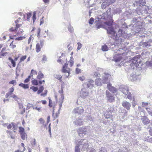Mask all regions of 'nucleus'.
Here are the masks:
<instances>
[{"label":"nucleus","mask_w":152,"mask_h":152,"mask_svg":"<svg viewBox=\"0 0 152 152\" xmlns=\"http://www.w3.org/2000/svg\"><path fill=\"white\" fill-rule=\"evenodd\" d=\"M113 19H111L110 21H106L104 23L106 25L110 26L108 28H105L107 31V34H111L110 37L114 40H116L117 35L115 31H114L113 28L112 27L113 23Z\"/></svg>","instance_id":"1"},{"label":"nucleus","mask_w":152,"mask_h":152,"mask_svg":"<svg viewBox=\"0 0 152 152\" xmlns=\"http://www.w3.org/2000/svg\"><path fill=\"white\" fill-rule=\"evenodd\" d=\"M25 19H21L20 18H19L18 19L15 21V26L12 27L10 28L9 31L11 32H16L18 31V29L22 26L23 23V21Z\"/></svg>","instance_id":"2"},{"label":"nucleus","mask_w":152,"mask_h":152,"mask_svg":"<svg viewBox=\"0 0 152 152\" xmlns=\"http://www.w3.org/2000/svg\"><path fill=\"white\" fill-rule=\"evenodd\" d=\"M115 110L113 106H110L108 108V109L106 110L104 114V115L106 119L110 118L113 117L112 113H114Z\"/></svg>","instance_id":"3"},{"label":"nucleus","mask_w":152,"mask_h":152,"mask_svg":"<svg viewBox=\"0 0 152 152\" xmlns=\"http://www.w3.org/2000/svg\"><path fill=\"white\" fill-rule=\"evenodd\" d=\"M68 64L65 63L63 66L62 70V72L64 73H67V75H64L65 78L68 77L70 74V69L68 67Z\"/></svg>","instance_id":"4"},{"label":"nucleus","mask_w":152,"mask_h":152,"mask_svg":"<svg viewBox=\"0 0 152 152\" xmlns=\"http://www.w3.org/2000/svg\"><path fill=\"white\" fill-rule=\"evenodd\" d=\"M5 125H6L7 129H10L12 128L14 132H16L18 127L15 123L14 122H11L9 124L6 123Z\"/></svg>","instance_id":"5"},{"label":"nucleus","mask_w":152,"mask_h":152,"mask_svg":"<svg viewBox=\"0 0 152 152\" xmlns=\"http://www.w3.org/2000/svg\"><path fill=\"white\" fill-rule=\"evenodd\" d=\"M107 100L110 102L111 103L115 100V97L111 94L109 91L106 90V92Z\"/></svg>","instance_id":"6"},{"label":"nucleus","mask_w":152,"mask_h":152,"mask_svg":"<svg viewBox=\"0 0 152 152\" xmlns=\"http://www.w3.org/2000/svg\"><path fill=\"white\" fill-rule=\"evenodd\" d=\"M84 111V110L82 107H76L73 110V113L75 114L80 115Z\"/></svg>","instance_id":"7"},{"label":"nucleus","mask_w":152,"mask_h":152,"mask_svg":"<svg viewBox=\"0 0 152 152\" xmlns=\"http://www.w3.org/2000/svg\"><path fill=\"white\" fill-rule=\"evenodd\" d=\"M142 61L140 58H138V57H135L133 58L132 63L136 66H139V64L141 63Z\"/></svg>","instance_id":"8"},{"label":"nucleus","mask_w":152,"mask_h":152,"mask_svg":"<svg viewBox=\"0 0 152 152\" xmlns=\"http://www.w3.org/2000/svg\"><path fill=\"white\" fill-rule=\"evenodd\" d=\"M40 102V101H38L33 106V109L37 110L39 112L41 111L42 110V107L39 105Z\"/></svg>","instance_id":"9"},{"label":"nucleus","mask_w":152,"mask_h":152,"mask_svg":"<svg viewBox=\"0 0 152 152\" xmlns=\"http://www.w3.org/2000/svg\"><path fill=\"white\" fill-rule=\"evenodd\" d=\"M44 40H41L39 43H37L36 46V51L37 53H38L41 50V48H42L44 44Z\"/></svg>","instance_id":"10"},{"label":"nucleus","mask_w":152,"mask_h":152,"mask_svg":"<svg viewBox=\"0 0 152 152\" xmlns=\"http://www.w3.org/2000/svg\"><path fill=\"white\" fill-rule=\"evenodd\" d=\"M59 92L60 93H61L60 94L61 97L59 100V110H60L61 108L62 104L63 102L64 99V96L63 94V90L62 89L61 91H59Z\"/></svg>","instance_id":"11"},{"label":"nucleus","mask_w":152,"mask_h":152,"mask_svg":"<svg viewBox=\"0 0 152 152\" xmlns=\"http://www.w3.org/2000/svg\"><path fill=\"white\" fill-rule=\"evenodd\" d=\"M87 131V128L86 127H82L79 128L77 131V132L78 134L80 136V134H86Z\"/></svg>","instance_id":"12"},{"label":"nucleus","mask_w":152,"mask_h":152,"mask_svg":"<svg viewBox=\"0 0 152 152\" xmlns=\"http://www.w3.org/2000/svg\"><path fill=\"white\" fill-rule=\"evenodd\" d=\"M107 87L108 89L113 93H115L118 91L117 89L112 86L111 84L110 83L107 84Z\"/></svg>","instance_id":"13"},{"label":"nucleus","mask_w":152,"mask_h":152,"mask_svg":"<svg viewBox=\"0 0 152 152\" xmlns=\"http://www.w3.org/2000/svg\"><path fill=\"white\" fill-rule=\"evenodd\" d=\"M122 105L124 107L126 108L127 110H129L130 109L131 105L129 102L125 101H123L122 104Z\"/></svg>","instance_id":"14"},{"label":"nucleus","mask_w":152,"mask_h":152,"mask_svg":"<svg viewBox=\"0 0 152 152\" xmlns=\"http://www.w3.org/2000/svg\"><path fill=\"white\" fill-rule=\"evenodd\" d=\"M136 3L137 6L142 7L143 6L146 4L145 0H139L136 1Z\"/></svg>","instance_id":"15"},{"label":"nucleus","mask_w":152,"mask_h":152,"mask_svg":"<svg viewBox=\"0 0 152 152\" xmlns=\"http://www.w3.org/2000/svg\"><path fill=\"white\" fill-rule=\"evenodd\" d=\"M6 132L8 134H9L10 137L12 139H14L15 136V132H14L11 130H7L6 131Z\"/></svg>","instance_id":"16"},{"label":"nucleus","mask_w":152,"mask_h":152,"mask_svg":"<svg viewBox=\"0 0 152 152\" xmlns=\"http://www.w3.org/2000/svg\"><path fill=\"white\" fill-rule=\"evenodd\" d=\"M24 144L23 143H22L21 144V146H19V149L15 151V152H23L26 150V148L24 146Z\"/></svg>","instance_id":"17"},{"label":"nucleus","mask_w":152,"mask_h":152,"mask_svg":"<svg viewBox=\"0 0 152 152\" xmlns=\"http://www.w3.org/2000/svg\"><path fill=\"white\" fill-rule=\"evenodd\" d=\"M38 73L37 71L32 69L31 70L30 75H29V77H31L32 79L34 78V77L37 75Z\"/></svg>","instance_id":"18"},{"label":"nucleus","mask_w":152,"mask_h":152,"mask_svg":"<svg viewBox=\"0 0 152 152\" xmlns=\"http://www.w3.org/2000/svg\"><path fill=\"white\" fill-rule=\"evenodd\" d=\"M142 120L143 124L147 125L150 123V120L145 116H144L142 118Z\"/></svg>","instance_id":"19"},{"label":"nucleus","mask_w":152,"mask_h":152,"mask_svg":"<svg viewBox=\"0 0 152 152\" xmlns=\"http://www.w3.org/2000/svg\"><path fill=\"white\" fill-rule=\"evenodd\" d=\"M23 32V31L22 29H19V30L16 32L17 33L16 35L14 36H11L10 37V38L11 39H14V36H16L19 35L21 34Z\"/></svg>","instance_id":"20"},{"label":"nucleus","mask_w":152,"mask_h":152,"mask_svg":"<svg viewBox=\"0 0 152 152\" xmlns=\"http://www.w3.org/2000/svg\"><path fill=\"white\" fill-rule=\"evenodd\" d=\"M14 91V88L13 87L10 88L9 89V91L7 93L6 95V97L8 98L10 96H11L12 94V93Z\"/></svg>","instance_id":"21"},{"label":"nucleus","mask_w":152,"mask_h":152,"mask_svg":"<svg viewBox=\"0 0 152 152\" xmlns=\"http://www.w3.org/2000/svg\"><path fill=\"white\" fill-rule=\"evenodd\" d=\"M49 103L48 106L50 107H53V112L54 111V107L55 105L54 104V103L53 102L52 100L49 97Z\"/></svg>","instance_id":"22"},{"label":"nucleus","mask_w":152,"mask_h":152,"mask_svg":"<svg viewBox=\"0 0 152 152\" xmlns=\"http://www.w3.org/2000/svg\"><path fill=\"white\" fill-rule=\"evenodd\" d=\"M75 123L77 126H81L83 124V122L81 119L78 118L75 121Z\"/></svg>","instance_id":"23"},{"label":"nucleus","mask_w":152,"mask_h":152,"mask_svg":"<svg viewBox=\"0 0 152 152\" xmlns=\"http://www.w3.org/2000/svg\"><path fill=\"white\" fill-rule=\"evenodd\" d=\"M44 75L42 72L41 71H39L37 77V79L40 80L44 78Z\"/></svg>","instance_id":"24"},{"label":"nucleus","mask_w":152,"mask_h":152,"mask_svg":"<svg viewBox=\"0 0 152 152\" xmlns=\"http://www.w3.org/2000/svg\"><path fill=\"white\" fill-rule=\"evenodd\" d=\"M94 83V81L92 80H90L87 84L88 87L89 88H91L93 87Z\"/></svg>","instance_id":"25"},{"label":"nucleus","mask_w":152,"mask_h":152,"mask_svg":"<svg viewBox=\"0 0 152 152\" xmlns=\"http://www.w3.org/2000/svg\"><path fill=\"white\" fill-rule=\"evenodd\" d=\"M95 84L97 86H101L102 85L101 79L97 78L95 80Z\"/></svg>","instance_id":"26"},{"label":"nucleus","mask_w":152,"mask_h":152,"mask_svg":"<svg viewBox=\"0 0 152 152\" xmlns=\"http://www.w3.org/2000/svg\"><path fill=\"white\" fill-rule=\"evenodd\" d=\"M19 86H21L25 89H28L29 88V86L28 84H24L23 83H20Z\"/></svg>","instance_id":"27"},{"label":"nucleus","mask_w":152,"mask_h":152,"mask_svg":"<svg viewBox=\"0 0 152 152\" xmlns=\"http://www.w3.org/2000/svg\"><path fill=\"white\" fill-rule=\"evenodd\" d=\"M129 89L127 88H124L122 89V92L125 95H127L129 92Z\"/></svg>","instance_id":"28"},{"label":"nucleus","mask_w":152,"mask_h":152,"mask_svg":"<svg viewBox=\"0 0 152 152\" xmlns=\"http://www.w3.org/2000/svg\"><path fill=\"white\" fill-rule=\"evenodd\" d=\"M102 50L104 51H107L108 50V48L105 44L102 46Z\"/></svg>","instance_id":"29"},{"label":"nucleus","mask_w":152,"mask_h":152,"mask_svg":"<svg viewBox=\"0 0 152 152\" xmlns=\"http://www.w3.org/2000/svg\"><path fill=\"white\" fill-rule=\"evenodd\" d=\"M9 60L11 62V64H12V66L13 67H15L16 66L15 62L11 57L8 58Z\"/></svg>","instance_id":"30"},{"label":"nucleus","mask_w":152,"mask_h":152,"mask_svg":"<svg viewBox=\"0 0 152 152\" xmlns=\"http://www.w3.org/2000/svg\"><path fill=\"white\" fill-rule=\"evenodd\" d=\"M55 77L56 79L59 80L60 82H62V76L60 75H57L55 76Z\"/></svg>","instance_id":"31"},{"label":"nucleus","mask_w":152,"mask_h":152,"mask_svg":"<svg viewBox=\"0 0 152 152\" xmlns=\"http://www.w3.org/2000/svg\"><path fill=\"white\" fill-rule=\"evenodd\" d=\"M20 134L22 139L23 140H25L26 138L27 137V135L25 132L20 133Z\"/></svg>","instance_id":"32"},{"label":"nucleus","mask_w":152,"mask_h":152,"mask_svg":"<svg viewBox=\"0 0 152 152\" xmlns=\"http://www.w3.org/2000/svg\"><path fill=\"white\" fill-rule=\"evenodd\" d=\"M88 96V94L86 92L84 91L81 92V96L84 98H85Z\"/></svg>","instance_id":"33"},{"label":"nucleus","mask_w":152,"mask_h":152,"mask_svg":"<svg viewBox=\"0 0 152 152\" xmlns=\"http://www.w3.org/2000/svg\"><path fill=\"white\" fill-rule=\"evenodd\" d=\"M31 83L32 85L34 86H37L38 84V81L36 79L32 80L31 81Z\"/></svg>","instance_id":"34"},{"label":"nucleus","mask_w":152,"mask_h":152,"mask_svg":"<svg viewBox=\"0 0 152 152\" xmlns=\"http://www.w3.org/2000/svg\"><path fill=\"white\" fill-rule=\"evenodd\" d=\"M142 45L144 47H145L148 46H150L151 45L149 43V42H143L142 44Z\"/></svg>","instance_id":"35"},{"label":"nucleus","mask_w":152,"mask_h":152,"mask_svg":"<svg viewBox=\"0 0 152 152\" xmlns=\"http://www.w3.org/2000/svg\"><path fill=\"white\" fill-rule=\"evenodd\" d=\"M44 87L43 86H41L39 88V89L37 93L38 94H40L44 90Z\"/></svg>","instance_id":"36"},{"label":"nucleus","mask_w":152,"mask_h":152,"mask_svg":"<svg viewBox=\"0 0 152 152\" xmlns=\"http://www.w3.org/2000/svg\"><path fill=\"white\" fill-rule=\"evenodd\" d=\"M19 132L20 134L25 132V129L23 127L20 126L19 127Z\"/></svg>","instance_id":"37"},{"label":"nucleus","mask_w":152,"mask_h":152,"mask_svg":"<svg viewBox=\"0 0 152 152\" xmlns=\"http://www.w3.org/2000/svg\"><path fill=\"white\" fill-rule=\"evenodd\" d=\"M32 19L33 20V22L34 23L35 22V21L36 19V13L35 12H34L33 13V16L32 17Z\"/></svg>","instance_id":"38"},{"label":"nucleus","mask_w":152,"mask_h":152,"mask_svg":"<svg viewBox=\"0 0 152 152\" xmlns=\"http://www.w3.org/2000/svg\"><path fill=\"white\" fill-rule=\"evenodd\" d=\"M122 57L121 56H119L118 57L115 58H114V60L115 62H117L119 61L122 59Z\"/></svg>","instance_id":"39"},{"label":"nucleus","mask_w":152,"mask_h":152,"mask_svg":"<svg viewBox=\"0 0 152 152\" xmlns=\"http://www.w3.org/2000/svg\"><path fill=\"white\" fill-rule=\"evenodd\" d=\"M14 41H12L11 42V43H10V48H12V49H14V48H16V45L14 44Z\"/></svg>","instance_id":"40"},{"label":"nucleus","mask_w":152,"mask_h":152,"mask_svg":"<svg viewBox=\"0 0 152 152\" xmlns=\"http://www.w3.org/2000/svg\"><path fill=\"white\" fill-rule=\"evenodd\" d=\"M127 96V98L129 100H131L132 99V94L130 92H128Z\"/></svg>","instance_id":"41"},{"label":"nucleus","mask_w":152,"mask_h":152,"mask_svg":"<svg viewBox=\"0 0 152 152\" xmlns=\"http://www.w3.org/2000/svg\"><path fill=\"white\" fill-rule=\"evenodd\" d=\"M41 31V29L40 28H39L37 29V37H38V38H39L40 37V33Z\"/></svg>","instance_id":"42"},{"label":"nucleus","mask_w":152,"mask_h":152,"mask_svg":"<svg viewBox=\"0 0 152 152\" xmlns=\"http://www.w3.org/2000/svg\"><path fill=\"white\" fill-rule=\"evenodd\" d=\"M27 56L26 55L23 56L21 57L20 62H21L24 61V60L26 58Z\"/></svg>","instance_id":"43"},{"label":"nucleus","mask_w":152,"mask_h":152,"mask_svg":"<svg viewBox=\"0 0 152 152\" xmlns=\"http://www.w3.org/2000/svg\"><path fill=\"white\" fill-rule=\"evenodd\" d=\"M30 89L33 90L34 92L37 91L38 89V88L37 87H36L34 86L30 87Z\"/></svg>","instance_id":"44"},{"label":"nucleus","mask_w":152,"mask_h":152,"mask_svg":"<svg viewBox=\"0 0 152 152\" xmlns=\"http://www.w3.org/2000/svg\"><path fill=\"white\" fill-rule=\"evenodd\" d=\"M33 104H31L30 103H28L27 104L26 109V110H28L31 107H32L33 108Z\"/></svg>","instance_id":"45"},{"label":"nucleus","mask_w":152,"mask_h":152,"mask_svg":"<svg viewBox=\"0 0 152 152\" xmlns=\"http://www.w3.org/2000/svg\"><path fill=\"white\" fill-rule=\"evenodd\" d=\"M68 63L69 64V65L70 67H72L73 65L74 64V61H73V59L72 60L71 59L69 60V61L68 62Z\"/></svg>","instance_id":"46"},{"label":"nucleus","mask_w":152,"mask_h":152,"mask_svg":"<svg viewBox=\"0 0 152 152\" xmlns=\"http://www.w3.org/2000/svg\"><path fill=\"white\" fill-rule=\"evenodd\" d=\"M25 37H20L16 38L15 39L17 40H21L25 39Z\"/></svg>","instance_id":"47"},{"label":"nucleus","mask_w":152,"mask_h":152,"mask_svg":"<svg viewBox=\"0 0 152 152\" xmlns=\"http://www.w3.org/2000/svg\"><path fill=\"white\" fill-rule=\"evenodd\" d=\"M9 83L10 84H11L13 85H15L16 84V82L15 80H13L9 82Z\"/></svg>","instance_id":"48"},{"label":"nucleus","mask_w":152,"mask_h":152,"mask_svg":"<svg viewBox=\"0 0 152 152\" xmlns=\"http://www.w3.org/2000/svg\"><path fill=\"white\" fill-rule=\"evenodd\" d=\"M68 30L71 33L74 30L73 28L71 26H69L68 28Z\"/></svg>","instance_id":"49"},{"label":"nucleus","mask_w":152,"mask_h":152,"mask_svg":"<svg viewBox=\"0 0 152 152\" xmlns=\"http://www.w3.org/2000/svg\"><path fill=\"white\" fill-rule=\"evenodd\" d=\"M75 152H80V149L78 146H75Z\"/></svg>","instance_id":"50"},{"label":"nucleus","mask_w":152,"mask_h":152,"mask_svg":"<svg viewBox=\"0 0 152 152\" xmlns=\"http://www.w3.org/2000/svg\"><path fill=\"white\" fill-rule=\"evenodd\" d=\"M78 47L77 48V50H80L82 47V45L80 42H78L77 43Z\"/></svg>","instance_id":"51"},{"label":"nucleus","mask_w":152,"mask_h":152,"mask_svg":"<svg viewBox=\"0 0 152 152\" xmlns=\"http://www.w3.org/2000/svg\"><path fill=\"white\" fill-rule=\"evenodd\" d=\"M142 106L143 107H146L148 105V102H142Z\"/></svg>","instance_id":"52"},{"label":"nucleus","mask_w":152,"mask_h":152,"mask_svg":"<svg viewBox=\"0 0 152 152\" xmlns=\"http://www.w3.org/2000/svg\"><path fill=\"white\" fill-rule=\"evenodd\" d=\"M18 14L20 16H23V19H25V15L24 14H23L21 12H20L18 13Z\"/></svg>","instance_id":"53"},{"label":"nucleus","mask_w":152,"mask_h":152,"mask_svg":"<svg viewBox=\"0 0 152 152\" xmlns=\"http://www.w3.org/2000/svg\"><path fill=\"white\" fill-rule=\"evenodd\" d=\"M39 121L40 122L41 124L44 125L45 122L44 120L42 118H40L39 119Z\"/></svg>","instance_id":"54"},{"label":"nucleus","mask_w":152,"mask_h":152,"mask_svg":"<svg viewBox=\"0 0 152 152\" xmlns=\"http://www.w3.org/2000/svg\"><path fill=\"white\" fill-rule=\"evenodd\" d=\"M47 90H45L44 91V92L42 93L41 94V96L44 97V96H45L47 95Z\"/></svg>","instance_id":"55"},{"label":"nucleus","mask_w":152,"mask_h":152,"mask_svg":"<svg viewBox=\"0 0 152 152\" xmlns=\"http://www.w3.org/2000/svg\"><path fill=\"white\" fill-rule=\"evenodd\" d=\"M88 146L89 145L88 144H84L83 147V149H87L88 148Z\"/></svg>","instance_id":"56"},{"label":"nucleus","mask_w":152,"mask_h":152,"mask_svg":"<svg viewBox=\"0 0 152 152\" xmlns=\"http://www.w3.org/2000/svg\"><path fill=\"white\" fill-rule=\"evenodd\" d=\"M31 77H29V76L28 77V78H26L24 81V83H27L30 81V79Z\"/></svg>","instance_id":"57"},{"label":"nucleus","mask_w":152,"mask_h":152,"mask_svg":"<svg viewBox=\"0 0 152 152\" xmlns=\"http://www.w3.org/2000/svg\"><path fill=\"white\" fill-rule=\"evenodd\" d=\"M31 14L30 13H28L27 14V20H29V18L31 17Z\"/></svg>","instance_id":"58"},{"label":"nucleus","mask_w":152,"mask_h":152,"mask_svg":"<svg viewBox=\"0 0 152 152\" xmlns=\"http://www.w3.org/2000/svg\"><path fill=\"white\" fill-rule=\"evenodd\" d=\"M94 21V19L93 18H91L89 20V23L90 24H92Z\"/></svg>","instance_id":"59"},{"label":"nucleus","mask_w":152,"mask_h":152,"mask_svg":"<svg viewBox=\"0 0 152 152\" xmlns=\"http://www.w3.org/2000/svg\"><path fill=\"white\" fill-rule=\"evenodd\" d=\"M79 79L81 81H83L85 79L84 76H83L79 77Z\"/></svg>","instance_id":"60"},{"label":"nucleus","mask_w":152,"mask_h":152,"mask_svg":"<svg viewBox=\"0 0 152 152\" xmlns=\"http://www.w3.org/2000/svg\"><path fill=\"white\" fill-rule=\"evenodd\" d=\"M76 72L78 74L81 72V70L80 69L77 68L76 69Z\"/></svg>","instance_id":"61"},{"label":"nucleus","mask_w":152,"mask_h":152,"mask_svg":"<svg viewBox=\"0 0 152 152\" xmlns=\"http://www.w3.org/2000/svg\"><path fill=\"white\" fill-rule=\"evenodd\" d=\"M36 144V140L35 139H34L33 141L31 142V144L32 145H35Z\"/></svg>","instance_id":"62"},{"label":"nucleus","mask_w":152,"mask_h":152,"mask_svg":"<svg viewBox=\"0 0 152 152\" xmlns=\"http://www.w3.org/2000/svg\"><path fill=\"white\" fill-rule=\"evenodd\" d=\"M32 36L31 35L30 37L29 38L28 40V44H29L31 42V39H32Z\"/></svg>","instance_id":"63"},{"label":"nucleus","mask_w":152,"mask_h":152,"mask_svg":"<svg viewBox=\"0 0 152 152\" xmlns=\"http://www.w3.org/2000/svg\"><path fill=\"white\" fill-rule=\"evenodd\" d=\"M149 133L150 135L152 136V128H151L149 130Z\"/></svg>","instance_id":"64"}]
</instances>
